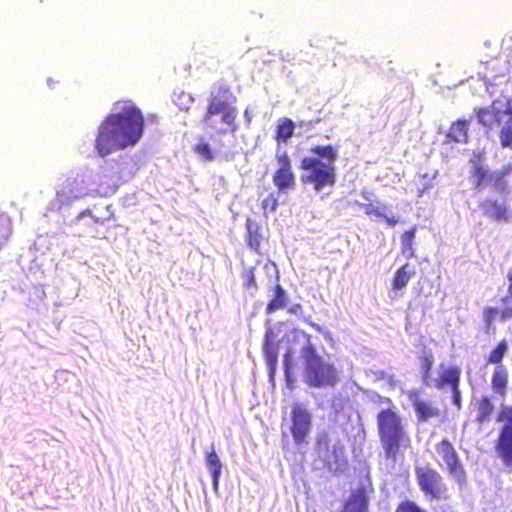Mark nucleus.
<instances>
[{"mask_svg":"<svg viewBox=\"0 0 512 512\" xmlns=\"http://www.w3.org/2000/svg\"><path fill=\"white\" fill-rule=\"evenodd\" d=\"M143 116L138 108L126 103L120 111L107 117L99 127L96 150L100 156L135 145L143 133Z\"/></svg>","mask_w":512,"mask_h":512,"instance_id":"f257e3e1","label":"nucleus"},{"mask_svg":"<svg viewBox=\"0 0 512 512\" xmlns=\"http://www.w3.org/2000/svg\"><path fill=\"white\" fill-rule=\"evenodd\" d=\"M377 425L386 457L395 461L400 449L410 444L401 418L394 410L383 409L377 415Z\"/></svg>","mask_w":512,"mask_h":512,"instance_id":"f03ea898","label":"nucleus"},{"mask_svg":"<svg viewBox=\"0 0 512 512\" xmlns=\"http://www.w3.org/2000/svg\"><path fill=\"white\" fill-rule=\"evenodd\" d=\"M307 345L302 348V357L305 359V381L315 388L333 387L338 381V373L334 366L316 354L309 338L302 333Z\"/></svg>","mask_w":512,"mask_h":512,"instance_id":"7ed1b4c3","label":"nucleus"},{"mask_svg":"<svg viewBox=\"0 0 512 512\" xmlns=\"http://www.w3.org/2000/svg\"><path fill=\"white\" fill-rule=\"evenodd\" d=\"M237 110L233 100L228 92L222 95L212 97L208 110L203 118V123L207 128L213 129L218 133L224 134L228 131H236L235 119Z\"/></svg>","mask_w":512,"mask_h":512,"instance_id":"20e7f679","label":"nucleus"},{"mask_svg":"<svg viewBox=\"0 0 512 512\" xmlns=\"http://www.w3.org/2000/svg\"><path fill=\"white\" fill-rule=\"evenodd\" d=\"M301 168L306 171L303 180L313 183L318 191L326 185L334 184V167L324 164L320 159L306 157L302 160Z\"/></svg>","mask_w":512,"mask_h":512,"instance_id":"39448f33","label":"nucleus"},{"mask_svg":"<svg viewBox=\"0 0 512 512\" xmlns=\"http://www.w3.org/2000/svg\"><path fill=\"white\" fill-rule=\"evenodd\" d=\"M289 430L296 444L307 443L312 428V413L306 405L295 403L289 413Z\"/></svg>","mask_w":512,"mask_h":512,"instance_id":"423d86ee","label":"nucleus"},{"mask_svg":"<svg viewBox=\"0 0 512 512\" xmlns=\"http://www.w3.org/2000/svg\"><path fill=\"white\" fill-rule=\"evenodd\" d=\"M503 423L495 449L503 464L512 467V407L503 406L498 416Z\"/></svg>","mask_w":512,"mask_h":512,"instance_id":"0eeeda50","label":"nucleus"},{"mask_svg":"<svg viewBox=\"0 0 512 512\" xmlns=\"http://www.w3.org/2000/svg\"><path fill=\"white\" fill-rule=\"evenodd\" d=\"M436 454L438 463L445 466L450 476L461 484L465 480V474L453 445L447 440H442L436 446Z\"/></svg>","mask_w":512,"mask_h":512,"instance_id":"6e6552de","label":"nucleus"},{"mask_svg":"<svg viewBox=\"0 0 512 512\" xmlns=\"http://www.w3.org/2000/svg\"><path fill=\"white\" fill-rule=\"evenodd\" d=\"M416 477L420 489L426 496L434 499L445 497L447 489L437 471L428 467H418L416 469Z\"/></svg>","mask_w":512,"mask_h":512,"instance_id":"1a4fd4ad","label":"nucleus"},{"mask_svg":"<svg viewBox=\"0 0 512 512\" xmlns=\"http://www.w3.org/2000/svg\"><path fill=\"white\" fill-rule=\"evenodd\" d=\"M88 191L89 186L82 177H70L60 184L55 202L60 208L62 205H68L87 195Z\"/></svg>","mask_w":512,"mask_h":512,"instance_id":"9d476101","label":"nucleus"},{"mask_svg":"<svg viewBox=\"0 0 512 512\" xmlns=\"http://www.w3.org/2000/svg\"><path fill=\"white\" fill-rule=\"evenodd\" d=\"M512 116V103L510 101H494L486 109L478 112V120L484 126L490 127L493 124H502L506 126Z\"/></svg>","mask_w":512,"mask_h":512,"instance_id":"9b49d317","label":"nucleus"},{"mask_svg":"<svg viewBox=\"0 0 512 512\" xmlns=\"http://www.w3.org/2000/svg\"><path fill=\"white\" fill-rule=\"evenodd\" d=\"M319 456L323 459L330 470H339L344 465L343 447L333 445V453H329L328 443L323 439L317 442Z\"/></svg>","mask_w":512,"mask_h":512,"instance_id":"f8f14e48","label":"nucleus"},{"mask_svg":"<svg viewBox=\"0 0 512 512\" xmlns=\"http://www.w3.org/2000/svg\"><path fill=\"white\" fill-rule=\"evenodd\" d=\"M352 206H357L365 212L367 215H374L376 217H383L386 223L390 226H395L399 222V218L392 213V211L386 205L373 204V203H360L354 200L349 203Z\"/></svg>","mask_w":512,"mask_h":512,"instance_id":"ddd939ff","label":"nucleus"},{"mask_svg":"<svg viewBox=\"0 0 512 512\" xmlns=\"http://www.w3.org/2000/svg\"><path fill=\"white\" fill-rule=\"evenodd\" d=\"M460 369L445 368L441 366L439 378L433 380V385L438 389H443L445 386H450L451 389L458 387L460 383Z\"/></svg>","mask_w":512,"mask_h":512,"instance_id":"4468645a","label":"nucleus"},{"mask_svg":"<svg viewBox=\"0 0 512 512\" xmlns=\"http://www.w3.org/2000/svg\"><path fill=\"white\" fill-rule=\"evenodd\" d=\"M274 333L271 329H268L265 334V343H264V354L266 358V363L270 370L271 377H273L278 359V349L277 346L273 342Z\"/></svg>","mask_w":512,"mask_h":512,"instance_id":"2eb2a0df","label":"nucleus"},{"mask_svg":"<svg viewBox=\"0 0 512 512\" xmlns=\"http://www.w3.org/2000/svg\"><path fill=\"white\" fill-rule=\"evenodd\" d=\"M206 466L212 476V486L214 491L218 490L219 480L221 476L222 463L217 455L214 445L211 446V451L206 456Z\"/></svg>","mask_w":512,"mask_h":512,"instance_id":"dca6fc26","label":"nucleus"},{"mask_svg":"<svg viewBox=\"0 0 512 512\" xmlns=\"http://www.w3.org/2000/svg\"><path fill=\"white\" fill-rule=\"evenodd\" d=\"M413 405L420 421H427L440 415V410L429 401L416 398Z\"/></svg>","mask_w":512,"mask_h":512,"instance_id":"f3484780","label":"nucleus"},{"mask_svg":"<svg viewBox=\"0 0 512 512\" xmlns=\"http://www.w3.org/2000/svg\"><path fill=\"white\" fill-rule=\"evenodd\" d=\"M342 512H367V496L364 490L351 494Z\"/></svg>","mask_w":512,"mask_h":512,"instance_id":"a211bd4d","label":"nucleus"},{"mask_svg":"<svg viewBox=\"0 0 512 512\" xmlns=\"http://www.w3.org/2000/svg\"><path fill=\"white\" fill-rule=\"evenodd\" d=\"M508 382V371L504 365L495 367L492 375V388L494 392L504 396Z\"/></svg>","mask_w":512,"mask_h":512,"instance_id":"6ab92c4d","label":"nucleus"},{"mask_svg":"<svg viewBox=\"0 0 512 512\" xmlns=\"http://www.w3.org/2000/svg\"><path fill=\"white\" fill-rule=\"evenodd\" d=\"M415 273L416 271L414 267H411L409 264L401 266L394 275L392 282L393 290H402L404 287H406Z\"/></svg>","mask_w":512,"mask_h":512,"instance_id":"aec40b11","label":"nucleus"},{"mask_svg":"<svg viewBox=\"0 0 512 512\" xmlns=\"http://www.w3.org/2000/svg\"><path fill=\"white\" fill-rule=\"evenodd\" d=\"M447 137L455 142H466L468 137L467 121L458 120L457 122L453 123L447 134Z\"/></svg>","mask_w":512,"mask_h":512,"instance_id":"412c9836","label":"nucleus"},{"mask_svg":"<svg viewBox=\"0 0 512 512\" xmlns=\"http://www.w3.org/2000/svg\"><path fill=\"white\" fill-rule=\"evenodd\" d=\"M482 210L485 215L495 220H502L506 218V208L495 201H484L481 204Z\"/></svg>","mask_w":512,"mask_h":512,"instance_id":"4be33fe9","label":"nucleus"},{"mask_svg":"<svg viewBox=\"0 0 512 512\" xmlns=\"http://www.w3.org/2000/svg\"><path fill=\"white\" fill-rule=\"evenodd\" d=\"M273 181L279 190L291 189L295 185V179L292 170H277L274 174Z\"/></svg>","mask_w":512,"mask_h":512,"instance_id":"5701e85b","label":"nucleus"},{"mask_svg":"<svg viewBox=\"0 0 512 512\" xmlns=\"http://www.w3.org/2000/svg\"><path fill=\"white\" fill-rule=\"evenodd\" d=\"M295 125L292 120L288 118H283L279 120L278 129H277V141L278 142H286L289 138L292 137L294 132Z\"/></svg>","mask_w":512,"mask_h":512,"instance_id":"b1692460","label":"nucleus"},{"mask_svg":"<svg viewBox=\"0 0 512 512\" xmlns=\"http://www.w3.org/2000/svg\"><path fill=\"white\" fill-rule=\"evenodd\" d=\"M312 152L321 157L324 164H330L334 167L338 151L332 146H316L312 148Z\"/></svg>","mask_w":512,"mask_h":512,"instance_id":"393cba45","label":"nucleus"},{"mask_svg":"<svg viewBox=\"0 0 512 512\" xmlns=\"http://www.w3.org/2000/svg\"><path fill=\"white\" fill-rule=\"evenodd\" d=\"M414 238H415V230L414 229L410 230V231H406L401 236L402 253L408 259L415 257V251H414V247H413Z\"/></svg>","mask_w":512,"mask_h":512,"instance_id":"a878e982","label":"nucleus"},{"mask_svg":"<svg viewBox=\"0 0 512 512\" xmlns=\"http://www.w3.org/2000/svg\"><path fill=\"white\" fill-rule=\"evenodd\" d=\"M287 304L286 293L284 289L277 285L275 288V296L267 306V312L273 313L276 310L282 309Z\"/></svg>","mask_w":512,"mask_h":512,"instance_id":"bb28decb","label":"nucleus"},{"mask_svg":"<svg viewBox=\"0 0 512 512\" xmlns=\"http://www.w3.org/2000/svg\"><path fill=\"white\" fill-rule=\"evenodd\" d=\"M508 352V343L506 340H502L497 347L492 350L489 357L487 358V362L489 364H495L496 366L502 365V360L506 353Z\"/></svg>","mask_w":512,"mask_h":512,"instance_id":"cd10ccee","label":"nucleus"},{"mask_svg":"<svg viewBox=\"0 0 512 512\" xmlns=\"http://www.w3.org/2000/svg\"><path fill=\"white\" fill-rule=\"evenodd\" d=\"M494 410V405L488 398H482L478 403L477 420L481 423L488 421Z\"/></svg>","mask_w":512,"mask_h":512,"instance_id":"c85d7f7f","label":"nucleus"},{"mask_svg":"<svg viewBox=\"0 0 512 512\" xmlns=\"http://www.w3.org/2000/svg\"><path fill=\"white\" fill-rule=\"evenodd\" d=\"M195 152L199 157L206 161H211L215 158V152L212 150L211 146L206 143L203 139H201L194 148Z\"/></svg>","mask_w":512,"mask_h":512,"instance_id":"c756f323","label":"nucleus"},{"mask_svg":"<svg viewBox=\"0 0 512 512\" xmlns=\"http://www.w3.org/2000/svg\"><path fill=\"white\" fill-rule=\"evenodd\" d=\"M276 158H277V162H278V166H279V168L277 170H284V171L291 170V163H290V160H289V157H288L286 151L281 152L280 149H278Z\"/></svg>","mask_w":512,"mask_h":512,"instance_id":"7c9ffc66","label":"nucleus"},{"mask_svg":"<svg viewBox=\"0 0 512 512\" xmlns=\"http://www.w3.org/2000/svg\"><path fill=\"white\" fill-rule=\"evenodd\" d=\"M433 364V357L432 355H425L421 360V369L423 373V377L425 381L428 383V374L431 370Z\"/></svg>","mask_w":512,"mask_h":512,"instance_id":"2f4dec72","label":"nucleus"},{"mask_svg":"<svg viewBox=\"0 0 512 512\" xmlns=\"http://www.w3.org/2000/svg\"><path fill=\"white\" fill-rule=\"evenodd\" d=\"M277 205H278L277 199L272 195H269L267 198H265L262 201V207H263L264 213H267L268 211L274 212L277 208Z\"/></svg>","mask_w":512,"mask_h":512,"instance_id":"473e14b6","label":"nucleus"},{"mask_svg":"<svg viewBox=\"0 0 512 512\" xmlns=\"http://www.w3.org/2000/svg\"><path fill=\"white\" fill-rule=\"evenodd\" d=\"M396 512H425L420 507L415 505L414 503L406 502L402 503L398 508Z\"/></svg>","mask_w":512,"mask_h":512,"instance_id":"72a5a7b5","label":"nucleus"},{"mask_svg":"<svg viewBox=\"0 0 512 512\" xmlns=\"http://www.w3.org/2000/svg\"><path fill=\"white\" fill-rule=\"evenodd\" d=\"M245 278H246L247 289L251 293H254L256 291L257 286H256V281H255V277H254L253 273L251 271L247 272L245 275Z\"/></svg>","mask_w":512,"mask_h":512,"instance_id":"f704fd0d","label":"nucleus"},{"mask_svg":"<svg viewBox=\"0 0 512 512\" xmlns=\"http://www.w3.org/2000/svg\"><path fill=\"white\" fill-rule=\"evenodd\" d=\"M0 221L5 226L3 236H5V237L9 236L11 233V221H10L9 217L6 215H1Z\"/></svg>","mask_w":512,"mask_h":512,"instance_id":"c9c22d12","label":"nucleus"},{"mask_svg":"<svg viewBox=\"0 0 512 512\" xmlns=\"http://www.w3.org/2000/svg\"><path fill=\"white\" fill-rule=\"evenodd\" d=\"M247 232L250 236V246L252 248H257L259 242L252 236V233H253V228H254V224L251 222V221H247Z\"/></svg>","mask_w":512,"mask_h":512,"instance_id":"e433bc0d","label":"nucleus"},{"mask_svg":"<svg viewBox=\"0 0 512 512\" xmlns=\"http://www.w3.org/2000/svg\"><path fill=\"white\" fill-rule=\"evenodd\" d=\"M453 404L459 409L461 407V393L459 386L451 389Z\"/></svg>","mask_w":512,"mask_h":512,"instance_id":"4c0bfd02","label":"nucleus"},{"mask_svg":"<svg viewBox=\"0 0 512 512\" xmlns=\"http://www.w3.org/2000/svg\"><path fill=\"white\" fill-rule=\"evenodd\" d=\"M485 320L489 324L491 323L498 315V310L495 308H488L484 311Z\"/></svg>","mask_w":512,"mask_h":512,"instance_id":"58836bf2","label":"nucleus"},{"mask_svg":"<svg viewBox=\"0 0 512 512\" xmlns=\"http://www.w3.org/2000/svg\"><path fill=\"white\" fill-rule=\"evenodd\" d=\"M508 280H509L508 293L512 296V277H508Z\"/></svg>","mask_w":512,"mask_h":512,"instance_id":"ea45409f","label":"nucleus"},{"mask_svg":"<svg viewBox=\"0 0 512 512\" xmlns=\"http://www.w3.org/2000/svg\"><path fill=\"white\" fill-rule=\"evenodd\" d=\"M90 214H91V212H90L89 210L84 211V212H81V213L79 214V219H81V218H82V217H84L85 215H90Z\"/></svg>","mask_w":512,"mask_h":512,"instance_id":"a19ab883","label":"nucleus"},{"mask_svg":"<svg viewBox=\"0 0 512 512\" xmlns=\"http://www.w3.org/2000/svg\"><path fill=\"white\" fill-rule=\"evenodd\" d=\"M244 114H245V117H246L247 121H248V122H250L251 118H250V116H249V112H248V110H245V113H244Z\"/></svg>","mask_w":512,"mask_h":512,"instance_id":"79ce46f5","label":"nucleus"},{"mask_svg":"<svg viewBox=\"0 0 512 512\" xmlns=\"http://www.w3.org/2000/svg\"><path fill=\"white\" fill-rule=\"evenodd\" d=\"M289 355H290V353H289V352H287V353H286V355H285V362H287V361H288Z\"/></svg>","mask_w":512,"mask_h":512,"instance_id":"37998d69","label":"nucleus"},{"mask_svg":"<svg viewBox=\"0 0 512 512\" xmlns=\"http://www.w3.org/2000/svg\"><path fill=\"white\" fill-rule=\"evenodd\" d=\"M363 197L366 199V200H369V197L366 195L365 192L362 193Z\"/></svg>","mask_w":512,"mask_h":512,"instance_id":"c03bdc74","label":"nucleus"},{"mask_svg":"<svg viewBox=\"0 0 512 512\" xmlns=\"http://www.w3.org/2000/svg\"><path fill=\"white\" fill-rule=\"evenodd\" d=\"M511 315H512V309H511Z\"/></svg>","mask_w":512,"mask_h":512,"instance_id":"a18cd8bd","label":"nucleus"}]
</instances>
